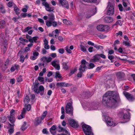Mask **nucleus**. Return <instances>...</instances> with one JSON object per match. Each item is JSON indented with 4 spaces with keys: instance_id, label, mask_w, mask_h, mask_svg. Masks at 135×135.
<instances>
[{
    "instance_id": "obj_1",
    "label": "nucleus",
    "mask_w": 135,
    "mask_h": 135,
    "mask_svg": "<svg viewBox=\"0 0 135 135\" xmlns=\"http://www.w3.org/2000/svg\"><path fill=\"white\" fill-rule=\"evenodd\" d=\"M111 91L107 92L104 95L103 99V104L112 108H115L119 101V95L114 94Z\"/></svg>"
},
{
    "instance_id": "obj_2",
    "label": "nucleus",
    "mask_w": 135,
    "mask_h": 135,
    "mask_svg": "<svg viewBox=\"0 0 135 135\" xmlns=\"http://www.w3.org/2000/svg\"><path fill=\"white\" fill-rule=\"evenodd\" d=\"M41 61L42 62L38 64V65L40 67L42 68V66H46L47 63L50 62L52 60V58L49 57H44L41 59Z\"/></svg>"
},
{
    "instance_id": "obj_3",
    "label": "nucleus",
    "mask_w": 135,
    "mask_h": 135,
    "mask_svg": "<svg viewBox=\"0 0 135 135\" xmlns=\"http://www.w3.org/2000/svg\"><path fill=\"white\" fill-rule=\"evenodd\" d=\"M82 127L85 135H93L91 127L86 124H83Z\"/></svg>"
},
{
    "instance_id": "obj_4",
    "label": "nucleus",
    "mask_w": 135,
    "mask_h": 135,
    "mask_svg": "<svg viewBox=\"0 0 135 135\" xmlns=\"http://www.w3.org/2000/svg\"><path fill=\"white\" fill-rule=\"evenodd\" d=\"M131 111L129 109H127L126 111L128 114L123 113V112H120L119 114V116L121 118H123L125 120V122L128 121L130 118L131 114L129 113V111Z\"/></svg>"
},
{
    "instance_id": "obj_5",
    "label": "nucleus",
    "mask_w": 135,
    "mask_h": 135,
    "mask_svg": "<svg viewBox=\"0 0 135 135\" xmlns=\"http://www.w3.org/2000/svg\"><path fill=\"white\" fill-rule=\"evenodd\" d=\"M48 16L49 20H46L45 21L46 25L48 27L51 26V22L54 20L55 16L53 13H50L47 14Z\"/></svg>"
},
{
    "instance_id": "obj_6",
    "label": "nucleus",
    "mask_w": 135,
    "mask_h": 135,
    "mask_svg": "<svg viewBox=\"0 0 135 135\" xmlns=\"http://www.w3.org/2000/svg\"><path fill=\"white\" fill-rule=\"evenodd\" d=\"M33 89L35 93L37 94L40 93L41 95H43L44 94V88L42 85L40 86L38 88L34 87Z\"/></svg>"
},
{
    "instance_id": "obj_7",
    "label": "nucleus",
    "mask_w": 135,
    "mask_h": 135,
    "mask_svg": "<svg viewBox=\"0 0 135 135\" xmlns=\"http://www.w3.org/2000/svg\"><path fill=\"white\" fill-rule=\"evenodd\" d=\"M107 8V14L109 15H113L114 13V7L113 5L109 2Z\"/></svg>"
},
{
    "instance_id": "obj_8",
    "label": "nucleus",
    "mask_w": 135,
    "mask_h": 135,
    "mask_svg": "<svg viewBox=\"0 0 135 135\" xmlns=\"http://www.w3.org/2000/svg\"><path fill=\"white\" fill-rule=\"evenodd\" d=\"M97 28L99 31H106L108 30L109 28L107 25H98Z\"/></svg>"
},
{
    "instance_id": "obj_9",
    "label": "nucleus",
    "mask_w": 135,
    "mask_h": 135,
    "mask_svg": "<svg viewBox=\"0 0 135 135\" xmlns=\"http://www.w3.org/2000/svg\"><path fill=\"white\" fill-rule=\"evenodd\" d=\"M51 64L56 70H60V66L59 60H55L52 61Z\"/></svg>"
},
{
    "instance_id": "obj_10",
    "label": "nucleus",
    "mask_w": 135,
    "mask_h": 135,
    "mask_svg": "<svg viewBox=\"0 0 135 135\" xmlns=\"http://www.w3.org/2000/svg\"><path fill=\"white\" fill-rule=\"evenodd\" d=\"M81 64L80 65L79 70L80 71H84L85 70V69L87 68L85 64H88V63L86 62L85 60L83 59L81 61Z\"/></svg>"
},
{
    "instance_id": "obj_11",
    "label": "nucleus",
    "mask_w": 135,
    "mask_h": 135,
    "mask_svg": "<svg viewBox=\"0 0 135 135\" xmlns=\"http://www.w3.org/2000/svg\"><path fill=\"white\" fill-rule=\"evenodd\" d=\"M123 94L128 100L132 101L134 100V98L131 94L125 91H123Z\"/></svg>"
},
{
    "instance_id": "obj_12",
    "label": "nucleus",
    "mask_w": 135,
    "mask_h": 135,
    "mask_svg": "<svg viewBox=\"0 0 135 135\" xmlns=\"http://www.w3.org/2000/svg\"><path fill=\"white\" fill-rule=\"evenodd\" d=\"M7 117L10 123L12 124H11L9 123V125L11 127H13L14 125V123L15 121V118L14 116L8 115Z\"/></svg>"
},
{
    "instance_id": "obj_13",
    "label": "nucleus",
    "mask_w": 135,
    "mask_h": 135,
    "mask_svg": "<svg viewBox=\"0 0 135 135\" xmlns=\"http://www.w3.org/2000/svg\"><path fill=\"white\" fill-rule=\"evenodd\" d=\"M43 6L46 7V10L49 12L52 11L54 9V7H50L49 4L48 3H44Z\"/></svg>"
},
{
    "instance_id": "obj_14",
    "label": "nucleus",
    "mask_w": 135,
    "mask_h": 135,
    "mask_svg": "<svg viewBox=\"0 0 135 135\" xmlns=\"http://www.w3.org/2000/svg\"><path fill=\"white\" fill-rule=\"evenodd\" d=\"M69 123L72 127L74 128H76L78 127V125L77 123L73 119L69 120Z\"/></svg>"
},
{
    "instance_id": "obj_15",
    "label": "nucleus",
    "mask_w": 135,
    "mask_h": 135,
    "mask_svg": "<svg viewBox=\"0 0 135 135\" xmlns=\"http://www.w3.org/2000/svg\"><path fill=\"white\" fill-rule=\"evenodd\" d=\"M62 1L60 2V0H59V4L67 8H69V6L68 2L66 0H62Z\"/></svg>"
},
{
    "instance_id": "obj_16",
    "label": "nucleus",
    "mask_w": 135,
    "mask_h": 135,
    "mask_svg": "<svg viewBox=\"0 0 135 135\" xmlns=\"http://www.w3.org/2000/svg\"><path fill=\"white\" fill-rule=\"evenodd\" d=\"M123 1V5L124 8H125L124 9V11H129L130 10L131 8L130 7H128V8L127 7V3L128 2V0H127V1H126L125 0H122Z\"/></svg>"
},
{
    "instance_id": "obj_17",
    "label": "nucleus",
    "mask_w": 135,
    "mask_h": 135,
    "mask_svg": "<svg viewBox=\"0 0 135 135\" xmlns=\"http://www.w3.org/2000/svg\"><path fill=\"white\" fill-rule=\"evenodd\" d=\"M42 120L41 117H39L36 118L35 119L34 124L35 126H37L38 125L41 123Z\"/></svg>"
},
{
    "instance_id": "obj_18",
    "label": "nucleus",
    "mask_w": 135,
    "mask_h": 135,
    "mask_svg": "<svg viewBox=\"0 0 135 135\" xmlns=\"http://www.w3.org/2000/svg\"><path fill=\"white\" fill-rule=\"evenodd\" d=\"M99 61V58L98 54L95 55L93 56V58L91 59L90 61L91 62H97Z\"/></svg>"
},
{
    "instance_id": "obj_19",
    "label": "nucleus",
    "mask_w": 135,
    "mask_h": 135,
    "mask_svg": "<svg viewBox=\"0 0 135 135\" xmlns=\"http://www.w3.org/2000/svg\"><path fill=\"white\" fill-rule=\"evenodd\" d=\"M72 102L71 100L70 102L66 104L65 107V110H66L67 112L68 110V109L73 108L72 106Z\"/></svg>"
},
{
    "instance_id": "obj_20",
    "label": "nucleus",
    "mask_w": 135,
    "mask_h": 135,
    "mask_svg": "<svg viewBox=\"0 0 135 135\" xmlns=\"http://www.w3.org/2000/svg\"><path fill=\"white\" fill-rule=\"evenodd\" d=\"M56 126H53L50 129V131L51 133L53 135H55L56 132Z\"/></svg>"
},
{
    "instance_id": "obj_21",
    "label": "nucleus",
    "mask_w": 135,
    "mask_h": 135,
    "mask_svg": "<svg viewBox=\"0 0 135 135\" xmlns=\"http://www.w3.org/2000/svg\"><path fill=\"white\" fill-rule=\"evenodd\" d=\"M107 123L109 126H112L113 124V122L112 119L109 117H108L106 120Z\"/></svg>"
},
{
    "instance_id": "obj_22",
    "label": "nucleus",
    "mask_w": 135,
    "mask_h": 135,
    "mask_svg": "<svg viewBox=\"0 0 135 135\" xmlns=\"http://www.w3.org/2000/svg\"><path fill=\"white\" fill-rule=\"evenodd\" d=\"M104 20L107 23H110L113 21V19L111 17H106L104 18Z\"/></svg>"
},
{
    "instance_id": "obj_23",
    "label": "nucleus",
    "mask_w": 135,
    "mask_h": 135,
    "mask_svg": "<svg viewBox=\"0 0 135 135\" xmlns=\"http://www.w3.org/2000/svg\"><path fill=\"white\" fill-rule=\"evenodd\" d=\"M124 74L123 72H118L116 74V76L117 78L120 79L124 76Z\"/></svg>"
},
{
    "instance_id": "obj_24",
    "label": "nucleus",
    "mask_w": 135,
    "mask_h": 135,
    "mask_svg": "<svg viewBox=\"0 0 135 135\" xmlns=\"http://www.w3.org/2000/svg\"><path fill=\"white\" fill-rule=\"evenodd\" d=\"M30 99L28 96H26L24 99V101L25 105H27L30 101Z\"/></svg>"
},
{
    "instance_id": "obj_25",
    "label": "nucleus",
    "mask_w": 135,
    "mask_h": 135,
    "mask_svg": "<svg viewBox=\"0 0 135 135\" xmlns=\"http://www.w3.org/2000/svg\"><path fill=\"white\" fill-rule=\"evenodd\" d=\"M68 63V62H63L62 64L63 68L65 70H67L68 69L69 67Z\"/></svg>"
},
{
    "instance_id": "obj_26",
    "label": "nucleus",
    "mask_w": 135,
    "mask_h": 135,
    "mask_svg": "<svg viewBox=\"0 0 135 135\" xmlns=\"http://www.w3.org/2000/svg\"><path fill=\"white\" fill-rule=\"evenodd\" d=\"M26 38L28 40L29 42L31 43H33V40H32V37L28 35H26Z\"/></svg>"
},
{
    "instance_id": "obj_27",
    "label": "nucleus",
    "mask_w": 135,
    "mask_h": 135,
    "mask_svg": "<svg viewBox=\"0 0 135 135\" xmlns=\"http://www.w3.org/2000/svg\"><path fill=\"white\" fill-rule=\"evenodd\" d=\"M26 38L28 40L29 42L31 43H33V40H32V37L28 35H26Z\"/></svg>"
},
{
    "instance_id": "obj_28",
    "label": "nucleus",
    "mask_w": 135,
    "mask_h": 135,
    "mask_svg": "<svg viewBox=\"0 0 135 135\" xmlns=\"http://www.w3.org/2000/svg\"><path fill=\"white\" fill-rule=\"evenodd\" d=\"M64 23L67 25H72L71 22L69 21H67L66 19H64L63 20Z\"/></svg>"
},
{
    "instance_id": "obj_29",
    "label": "nucleus",
    "mask_w": 135,
    "mask_h": 135,
    "mask_svg": "<svg viewBox=\"0 0 135 135\" xmlns=\"http://www.w3.org/2000/svg\"><path fill=\"white\" fill-rule=\"evenodd\" d=\"M14 10L17 15L20 14V9L17 6H15L14 7Z\"/></svg>"
},
{
    "instance_id": "obj_30",
    "label": "nucleus",
    "mask_w": 135,
    "mask_h": 135,
    "mask_svg": "<svg viewBox=\"0 0 135 135\" xmlns=\"http://www.w3.org/2000/svg\"><path fill=\"white\" fill-rule=\"evenodd\" d=\"M80 50L81 51L83 52H86V49L85 48V47L84 46L81 44L80 45Z\"/></svg>"
},
{
    "instance_id": "obj_31",
    "label": "nucleus",
    "mask_w": 135,
    "mask_h": 135,
    "mask_svg": "<svg viewBox=\"0 0 135 135\" xmlns=\"http://www.w3.org/2000/svg\"><path fill=\"white\" fill-rule=\"evenodd\" d=\"M5 26V22L4 21H2L0 22V28H3Z\"/></svg>"
},
{
    "instance_id": "obj_32",
    "label": "nucleus",
    "mask_w": 135,
    "mask_h": 135,
    "mask_svg": "<svg viewBox=\"0 0 135 135\" xmlns=\"http://www.w3.org/2000/svg\"><path fill=\"white\" fill-rule=\"evenodd\" d=\"M68 112L66 110V112L67 113L71 115H73V108H71L70 109H68Z\"/></svg>"
},
{
    "instance_id": "obj_33",
    "label": "nucleus",
    "mask_w": 135,
    "mask_h": 135,
    "mask_svg": "<svg viewBox=\"0 0 135 135\" xmlns=\"http://www.w3.org/2000/svg\"><path fill=\"white\" fill-rule=\"evenodd\" d=\"M26 125V123L25 122L21 128V130L23 131L26 129L27 128V127Z\"/></svg>"
},
{
    "instance_id": "obj_34",
    "label": "nucleus",
    "mask_w": 135,
    "mask_h": 135,
    "mask_svg": "<svg viewBox=\"0 0 135 135\" xmlns=\"http://www.w3.org/2000/svg\"><path fill=\"white\" fill-rule=\"evenodd\" d=\"M25 105L24 108H25V109H26L27 110L29 111L31 108V105L30 104H28L27 105Z\"/></svg>"
},
{
    "instance_id": "obj_35",
    "label": "nucleus",
    "mask_w": 135,
    "mask_h": 135,
    "mask_svg": "<svg viewBox=\"0 0 135 135\" xmlns=\"http://www.w3.org/2000/svg\"><path fill=\"white\" fill-rule=\"evenodd\" d=\"M65 84L64 82L58 83L57 84V85L60 87H65Z\"/></svg>"
},
{
    "instance_id": "obj_36",
    "label": "nucleus",
    "mask_w": 135,
    "mask_h": 135,
    "mask_svg": "<svg viewBox=\"0 0 135 135\" xmlns=\"http://www.w3.org/2000/svg\"><path fill=\"white\" fill-rule=\"evenodd\" d=\"M51 26L52 25L54 27H55L57 25V22L54 20L51 22Z\"/></svg>"
},
{
    "instance_id": "obj_37",
    "label": "nucleus",
    "mask_w": 135,
    "mask_h": 135,
    "mask_svg": "<svg viewBox=\"0 0 135 135\" xmlns=\"http://www.w3.org/2000/svg\"><path fill=\"white\" fill-rule=\"evenodd\" d=\"M47 113V111H45L43 113L41 117V118L42 120H43L44 119Z\"/></svg>"
},
{
    "instance_id": "obj_38",
    "label": "nucleus",
    "mask_w": 135,
    "mask_h": 135,
    "mask_svg": "<svg viewBox=\"0 0 135 135\" xmlns=\"http://www.w3.org/2000/svg\"><path fill=\"white\" fill-rule=\"evenodd\" d=\"M55 76L56 77H58L59 78H61V76L59 71H57L55 73Z\"/></svg>"
},
{
    "instance_id": "obj_39",
    "label": "nucleus",
    "mask_w": 135,
    "mask_h": 135,
    "mask_svg": "<svg viewBox=\"0 0 135 135\" xmlns=\"http://www.w3.org/2000/svg\"><path fill=\"white\" fill-rule=\"evenodd\" d=\"M94 46L96 49H100V50H102L103 49V47L102 46H98L97 45H95Z\"/></svg>"
},
{
    "instance_id": "obj_40",
    "label": "nucleus",
    "mask_w": 135,
    "mask_h": 135,
    "mask_svg": "<svg viewBox=\"0 0 135 135\" xmlns=\"http://www.w3.org/2000/svg\"><path fill=\"white\" fill-rule=\"evenodd\" d=\"M0 10L1 12L3 13H4L5 12L4 7L2 6H1L0 7Z\"/></svg>"
},
{
    "instance_id": "obj_41",
    "label": "nucleus",
    "mask_w": 135,
    "mask_h": 135,
    "mask_svg": "<svg viewBox=\"0 0 135 135\" xmlns=\"http://www.w3.org/2000/svg\"><path fill=\"white\" fill-rule=\"evenodd\" d=\"M58 127L59 129L58 131L60 132L62 131H65H65H66V130L64 129L61 126H59Z\"/></svg>"
},
{
    "instance_id": "obj_42",
    "label": "nucleus",
    "mask_w": 135,
    "mask_h": 135,
    "mask_svg": "<svg viewBox=\"0 0 135 135\" xmlns=\"http://www.w3.org/2000/svg\"><path fill=\"white\" fill-rule=\"evenodd\" d=\"M65 50L66 52L69 54L71 53V51L69 49L68 46H67L65 47Z\"/></svg>"
},
{
    "instance_id": "obj_43",
    "label": "nucleus",
    "mask_w": 135,
    "mask_h": 135,
    "mask_svg": "<svg viewBox=\"0 0 135 135\" xmlns=\"http://www.w3.org/2000/svg\"><path fill=\"white\" fill-rule=\"evenodd\" d=\"M77 70L76 69H75L74 70H71V71L70 73L69 74V76H71L72 75L74 74L75 72Z\"/></svg>"
},
{
    "instance_id": "obj_44",
    "label": "nucleus",
    "mask_w": 135,
    "mask_h": 135,
    "mask_svg": "<svg viewBox=\"0 0 135 135\" xmlns=\"http://www.w3.org/2000/svg\"><path fill=\"white\" fill-rule=\"evenodd\" d=\"M55 38H57V36L59 35V31L58 29H56L55 31Z\"/></svg>"
},
{
    "instance_id": "obj_45",
    "label": "nucleus",
    "mask_w": 135,
    "mask_h": 135,
    "mask_svg": "<svg viewBox=\"0 0 135 135\" xmlns=\"http://www.w3.org/2000/svg\"><path fill=\"white\" fill-rule=\"evenodd\" d=\"M14 131L13 128H11L8 131V133L9 134H11L13 133Z\"/></svg>"
},
{
    "instance_id": "obj_46",
    "label": "nucleus",
    "mask_w": 135,
    "mask_h": 135,
    "mask_svg": "<svg viewBox=\"0 0 135 135\" xmlns=\"http://www.w3.org/2000/svg\"><path fill=\"white\" fill-rule=\"evenodd\" d=\"M2 48L3 49V54H4L5 53L7 48V47L5 46H2Z\"/></svg>"
},
{
    "instance_id": "obj_47",
    "label": "nucleus",
    "mask_w": 135,
    "mask_h": 135,
    "mask_svg": "<svg viewBox=\"0 0 135 135\" xmlns=\"http://www.w3.org/2000/svg\"><path fill=\"white\" fill-rule=\"evenodd\" d=\"M98 56H100L102 58L105 59L106 58V56H105L103 54H98Z\"/></svg>"
},
{
    "instance_id": "obj_48",
    "label": "nucleus",
    "mask_w": 135,
    "mask_h": 135,
    "mask_svg": "<svg viewBox=\"0 0 135 135\" xmlns=\"http://www.w3.org/2000/svg\"><path fill=\"white\" fill-rule=\"evenodd\" d=\"M22 78L21 76H19L17 78V81L18 82H20L22 81Z\"/></svg>"
},
{
    "instance_id": "obj_49",
    "label": "nucleus",
    "mask_w": 135,
    "mask_h": 135,
    "mask_svg": "<svg viewBox=\"0 0 135 135\" xmlns=\"http://www.w3.org/2000/svg\"><path fill=\"white\" fill-rule=\"evenodd\" d=\"M123 44L124 45H125L126 46H130L129 43L127 41H124L123 42Z\"/></svg>"
},
{
    "instance_id": "obj_50",
    "label": "nucleus",
    "mask_w": 135,
    "mask_h": 135,
    "mask_svg": "<svg viewBox=\"0 0 135 135\" xmlns=\"http://www.w3.org/2000/svg\"><path fill=\"white\" fill-rule=\"evenodd\" d=\"M38 80L40 82H42L44 81V79L43 78L39 76L37 78Z\"/></svg>"
},
{
    "instance_id": "obj_51",
    "label": "nucleus",
    "mask_w": 135,
    "mask_h": 135,
    "mask_svg": "<svg viewBox=\"0 0 135 135\" xmlns=\"http://www.w3.org/2000/svg\"><path fill=\"white\" fill-rule=\"evenodd\" d=\"M58 51L59 53L63 54L64 52V50L63 48L60 49Z\"/></svg>"
},
{
    "instance_id": "obj_52",
    "label": "nucleus",
    "mask_w": 135,
    "mask_h": 135,
    "mask_svg": "<svg viewBox=\"0 0 135 135\" xmlns=\"http://www.w3.org/2000/svg\"><path fill=\"white\" fill-rule=\"evenodd\" d=\"M83 72L82 71H80V72L77 75V76L79 78L81 77L82 75V73Z\"/></svg>"
},
{
    "instance_id": "obj_53",
    "label": "nucleus",
    "mask_w": 135,
    "mask_h": 135,
    "mask_svg": "<svg viewBox=\"0 0 135 135\" xmlns=\"http://www.w3.org/2000/svg\"><path fill=\"white\" fill-rule=\"evenodd\" d=\"M24 57L23 56H21L20 58V61L22 62H23L24 61Z\"/></svg>"
},
{
    "instance_id": "obj_54",
    "label": "nucleus",
    "mask_w": 135,
    "mask_h": 135,
    "mask_svg": "<svg viewBox=\"0 0 135 135\" xmlns=\"http://www.w3.org/2000/svg\"><path fill=\"white\" fill-rule=\"evenodd\" d=\"M20 16L21 17H25L27 16V13H22L21 14Z\"/></svg>"
},
{
    "instance_id": "obj_55",
    "label": "nucleus",
    "mask_w": 135,
    "mask_h": 135,
    "mask_svg": "<svg viewBox=\"0 0 135 135\" xmlns=\"http://www.w3.org/2000/svg\"><path fill=\"white\" fill-rule=\"evenodd\" d=\"M26 110L25 109V108H23V110H22L21 114H22L24 116L26 113Z\"/></svg>"
},
{
    "instance_id": "obj_56",
    "label": "nucleus",
    "mask_w": 135,
    "mask_h": 135,
    "mask_svg": "<svg viewBox=\"0 0 135 135\" xmlns=\"http://www.w3.org/2000/svg\"><path fill=\"white\" fill-rule=\"evenodd\" d=\"M119 9L120 11H123V7L121 4H120L118 5Z\"/></svg>"
},
{
    "instance_id": "obj_57",
    "label": "nucleus",
    "mask_w": 135,
    "mask_h": 135,
    "mask_svg": "<svg viewBox=\"0 0 135 135\" xmlns=\"http://www.w3.org/2000/svg\"><path fill=\"white\" fill-rule=\"evenodd\" d=\"M38 81L37 80H36L35 81V85L33 86V88L35 87H36L37 88H38Z\"/></svg>"
},
{
    "instance_id": "obj_58",
    "label": "nucleus",
    "mask_w": 135,
    "mask_h": 135,
    "mask_svg": "<svg viewBox=\"0 0 135 135\" xmlns=\"http://www.w3.org/2000/svg\"><path fill=\"white\" fill-rule=\"evenodd\" d=\"M98 37L101 38H103L106 37V36L103 34H100L98 35Z\"/></svg>"
},
{
    "instance_id": "obj_59",
    "label": "nucleus",
    "mask_w": 135,
    "mask_h": 135,
    "mask_svg": "<svg viewBox=\"0 0 135 135\" xmlns=\"http://www.w3.org/2000/svg\"><path fill=\"white\" fill-rule=\"evenodd\" d=\"M15 112V110L13 109H12L10 112V115H9L14 116L13 113Z\"/></svg>"
},
{
    "instance_id": "obj_60",
    "label": "nucleus",
    "mask_w": 135,
    "mask_h": 135,
    "mask_svg": "<svg viewBox=\"0 0 135 135\" xmlns=\"http://www.w3.org/2000/svg\"><path fill=\"white\" fill-rule=\"evenodd\" d=\"M32 28V27H28L26 28L24 30L25 32H27L28 30Z\"/></svg>"
},
{
    "instance_id": "obj_61",
    "label": "nucleus",
    "mask_w": 135,
    "mask_h": 135,
    "mask_svg": "<svg viewBox=\"0 0 135 135\" xmlns=\"http://www.w3.org/2000/svg\"><path fill=\"white\" fill-rule=\"evenodd\" d=\"M95 66L93 64L91 63L90 64H89V66L90 68H89V69L92 68L94 67Z\"/></svg>"
},
{
    "instance_id": "obj_62",
    "label": "nucleus",
    "mask_w": 135,
    "mask_h": 135,
    "mask_svg": "<svg viewBox=\"0 0 135 135\" xmlns=\"http://www.w3.org/2000/svg\"><path fill=\"white\" fill-rule=\"evenodd\" d=\"M65 133L67 134L61 133L60 134H58L57 135H70V133H69V132L67 131H65Z\"/></svg>"
},
{
    "instance_id": "obj_63",
    "label": "nucleus",
    "mask_w": 135,
    "mask_h": 135,
    "mask_svg": "<svg viewBox=\"0 0 135 135\" xmlns=\"http://www.w3.org/2000/svg\"><path fill=\"white\" fill-rule=\"evenodd\" d=\"M30 59L32 60H34L37 58V57L35 55H33V56H31L30 57Z\"/></svg>"
},
{
    "instance_id": "obj_64",
    "label": "nucleus",
    "mask_w": 135,
    "mask_h": 135,
    "mask_svg": "<svg viewBox=\"0 0 135 135\" xmlns=\"http://www.w3.org/2000/svg\"><path fill=\"white\" fill-rule=\"evenodd\" d=\"M24 117V116L22 114L17 117L18 119H20Z\"/></svg>"
}]
</instances>
